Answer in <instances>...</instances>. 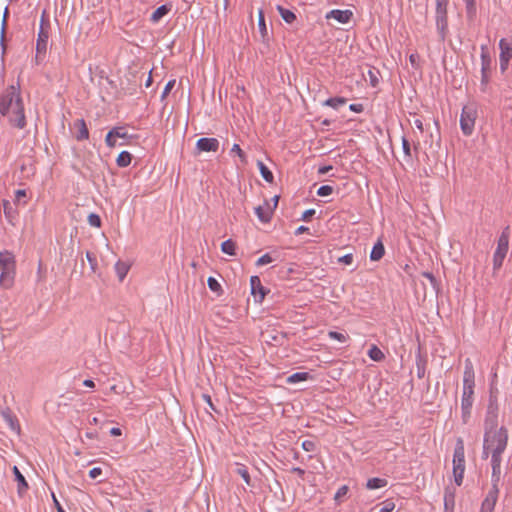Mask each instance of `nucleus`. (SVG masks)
<instances>
[{"mask_svg":"<svg viewBox=\"0 0 512 512\" xmlns=\"http://www.w3.org/2000/svg\"><path fill=\"white\" fill-rule=\"evenodd\" d=\"M509 238L508 234L504 231L498 239L497 249L493 256V268L498 270L506 257L508 252Z\"/></svg>","mask_w":512,"mask_h":512,"instance_id":"6e6552de","label":"nucleus"},{"mask_svg":"<svg viewBox=\"0 0 512 512\" xmlns=\"http://www.w3.org/2000/svg\"><path fill=\"white\" fill-rule=\"evenodd\" d=\"M131 160V154L127 151H122L118 155L116 162L119 167H127L131 163Z\"/></svg>","mask_w":512,"mask_h":512,"instance_id":"7c9ffc66","label":"nucleus"},{"mask_svg":"<svg viewBox=\"0 0 512 512\" xmlns=\"http://www.w3.org/2000/svg\"><path fill=\"white\" fill-rule=\"evenodd\" d=\"M368 355L374 361H381L384 358V353L376 345L371 346Z\"/></svg>","mask_w":512,"mask_h":512,"instance_id":"c9c22d12","label":"nucleus"},{"mask_svg":"<svg viewBox=\"0 0 512 512\" xmlns=\"http://www.w3.org/2000/svg\"><path fill=\"white\" fill-rule=\"evenodd\" d=\"M231 152L232 153H236L238 155V157L240 158V161L243 163V164H246L247 163V158H246V155L245 153L242 151V149L240 148V146L238 144H234L231 148Z\"/></svg>","mask_w":512,"mask_h":512,"instance_id":"a19ab883","label":"nucleus"},{"mask_svg":"<svg viewBox=\"0 0 512 512\" xmlns=\"http://www.w3.org/2000/svg\"><path fill=\"white\" fill-rule=\"evenodd\" d=\"M453 463H465L464 444L462 439H458L457 441L453 455Z\"/></svg>","mask_w":512,"mask_h":512,"instance_id":"5701e85b","label":"nucleus"},{"mask_svg":"<svg viewBox=\"0 0 512 512\" xmlns=\"http://www.w3.org/2000/svg\"><path fill=\"white\" fill-rule=\"evenodd\" d=\"M235 243L232 240H226L221 244L222 252L228 255H235Z\"/></svg>","mask_w":512,"mask_h":512,"instance_id":"4c0bfd02","label":"nucleus"},{"mask_svg":"<svg viewBox=\"0 0 512 512\" xmlns=\"http://www.w3.org/2000/svg\"><path fill=\"white\" fill-rule=\"evenodd\" d=\"M130 266L122 261H118L115 265V271L120 281H123L129 271Z\"/></svg>","mask_w":512,"mask_h":512,"instance_id":"cd10ccee","label":"nucleus"},{"mask_svg":"<svg viewBox=\"0 0 512 512\" xmlns=\"http://www.w3.org/2000/svg\"><path fill=\"white\" fill-rule=\"evenodd\" d=\"M48 32L43 28V25H41L40 31L38 33L37 43H36V59H38V56L40 54H45L47 50V43H48Z\"/></svg>","mask_w":512,"mask_h":512,"instance_id":"ddd939ff","label":"nucleus"},{"mask_svg":"<svg viewBox=\"0 0 512 512\" xmlns=\"http://www.w3.org/2000/svg\"><path fill=\"white\" fill-rule=\"evenodd\" d=\"M385 254V248L381 240H378L372 248L370 259L372 261H379Z\"/></svg>","mask_w":512,"mask_h":512,"instance_id":"4be33fe9","label":"nucleus"},{"mask_svg":"<svg viewBox=\"0 0 512 512\" xmlns=\"http://www.w3.org/2000/svg\"><path fill=\"white\" fill-rule=\"evenodd\" d=\"M508 433L501 427L498 431H489L484 434L483 458L486 459L490 452H504L507 446Z\"/></svg>","mask_w":512,"mask_h":512,"instance_id":"f03ea898","label":"nucleus"},{"mask_svg":"<svg viewBox=\"0 0 512 512\" xmlns=\"http://www.w3.org/2000/svg\"><path fill=\"white\" fill-rule=\"evenodd\" d=\"M277 10L282 19L287 23H292L296 19V15L292 11L285 9L280 5L277 6Z\"/></svg>","mask_w":512,"mask_h":512,"instance_id":"c756f323","label":"nucleus"},{"mask_svg":"<svg viewBox=\"0 0 512 512\" xmlns=\"http://www.w3.org/2000/svg\"><path fill=\"white\" fill-rule=\"evenodd\" d=\"M436 25L437 29L440 33L441 40L445 39V34L447 30V12L436 13Z\"/></svg>","mask_w":512,"mask_h":512,"instance_id":"dca6fc26","label":"nucleus"},{"mask_svg":"<svg viewBox=\"0 0 512 512\" xmlns=\"http://www.w3.org/2000/svg\"><path fill=\"white\" fill-rule=\"evenodd\" d=\"M235 472L242 477L247 485H251V479L247 468L244 465L237 464Z\"/></svg>","mask_w":512,"mask_h":512,"instance_id":"f704fd0d","label":"nucleus"},{"mask_svg":"<svg viewBox=\"0 0 512 512\" xmlns=\"http://www.w3.org/2000/svg\"><path fill=\"white\" fill-rule=\"evenodd\" d=\"M52 497H53V501H54L55 507L57 509V512H65V510L63 509V507L61 506V504L57 500V498H56L54 493H52Z\"/></svg>","mask_w":512,"mask_h":512,"instance_id":"0e129e2a","label":"nucleus"},{"mask_svg":"<svg viewBox=\"0 0 512 512\" xmlns=\"http://www.w3.org/2000/svg\"><path fill=\"white\" fill-rule=\"evenodd\" d=\"M20 97L19 87L14 85L9 86L0 97V114L2 116L8 115L14 101Z\"/></svg>","mask_w":512,"mask_h":512,"instance_id":"423d86ee","label":"nucleus"},{"mask_svg":"<svg viewBox=\"0 0 512 512\" xmlns=\"http://www.w3.org/2000/svg\"><path fill=\"white\" fill-rule=\"evenodd\" d=\"M2 207H3V213L6 217V219L10 223H13V220L16 218V216L18 214L17 210L13 207L12 203L8 200L2 201Z\"/></svg>","mask_w":512,"mask_h":512,"instance_id":"6ab92c4d","label":"nucleus"},{"mask_svg":"<svg viewBox=\"0 0 512 512\" xmlns=\"http://www.w3.org/2000/svg\"><path fill=\"white\" fill-rule=\"evenodd\" d=\"M346 103V99L343 97H335L327 99L324 104L330 106L334 109H338L340 106H343Z\"/></svg>","mask_w":512,"mask_h":512,"instance_id":"e433bc0d","label":"nucleus"},{"mask_svg":"<svg viewBox=\"0 0 512 512\" xmlns=\"http://www.w3.org/2000/svg\"><path fill=\"white\" fill-rule=\"evenodd\" d=\"M500 48V56L499 59H508L512 58V42H508L505 38H502L499 42Z\"/></svg>","mask_w":512,"mask_h":512,"instance_id":"a211bd4d","label":"nucleus"},{"mask_svg":"<svg viewBox=\"0 0 512 512\" xmlns=\"http://www.w3.org/2000/svg\"><path fill=\"white\" fill-rule=\"evenodd\" d=\"M310 377L307 372H296L289 377H287L286 382L288 384H294L301 381H306Z\"/></svg>","mask_w":512,"mask_h":512,"instance_id":"c85d7f7f","label":"nucleus"},{"mask_svg":"<svg viewBox=\"0 0 512 512\" xmlns=\"http://www.w3.org/2000/svg\"><path fill=\"white\" fill-rule=\"evenodd\" d=\"M339 263H343L345 265H351L353 263V254H346L338 259Z\"/></svg>","mask_w":512,"mask_h":512,"instance_id":"864d4df0","label":"nucleus"},{"mask_svg":"<svg viewBox=\"0 0 512 512\" xmlns=\"http://www.w3.org/2000/svg\"><path fill=\"white\" fill-rule=\"evenodd\" d=\"M271 262H273V258L269 254H264L257 260L256 265L263 266Z\"/></svg>","mask_w":512,"mask_h":512,"instance_id":"09e8293b","label":"nucleus"},{"mask_svg":"<svg viewBox=\"0 0 512 512\" xmlns=\"http://www.w3.org/2000/svg\"><path fill=\"white\" fill-rule=\"evenodd\" d=\"M509 61L508 59H500V70L502 73L507 70Z\"/></svg>","mask_w":512,"mask_h":512,"instance_id":"e2e57ef3","label":"nucleus"},{"mask_svg":"<svg viewBox=\"0 0 512 512\" xmlns=\"http://www.w3.org/2000/svg\"><path fill=\"white\" fill-rule=\"evenodd\" d=\"M8 13V10H5L3 21H2V29H1V41L3 42L5 37V27H6V15Z\"/></svg>","mask_w":512,"mask_h":512,"instance_id":"680f3d73","label":"nucleus"},{"mask_svg":"<svg viewBox=\"0 0 512 512\" xmlns=\"http://www.w3.org/2000/svg\"><path fill=\"white\" fill-rule=\"evenodd\" d=\"M86 258H87L88 262L90 263L92 269L94 270L95 265H96L95 257L90 252H86Z\"/></svg>","mask_w":512,"mask_h":512,"instance_id":"052dcab7","label":"nucleus"},{"mask_svg":"<svg viewBox=\"0 0 512 512\" xmlns=\"http://www.w3.org/2000/svg\"><path fill=\"white\" fill-rule=\"evenodd\" d=\"M251 293L256 297L259 295L260 301L264 298L265 292L258 276H252L250 279Z\"/></svg>","mask_w":512,"mask_h":512,"instance_id":"f3484780","label":"nucleus"},{"mask_svg":"<svg viewBox=\"0 0 512 512\" xmlns=\"http://www.w3.org/2000/svg\"><path fill=\"white\" fill-rule=\"evenodd\" d=\"M331 169H332V166H323V167L319 168L318 173L323 175V174L328 173Z\"/></svg>","mask_w":512,"mask_h":512,"instance_id":"774afa93","label":"nucleus"},{"mask_svg":"<svg viewBox=\"0 0 512 512\" xmlns=\"http://www.w3.org/2000/svg\"><path fill=\"white\" fill-rule=\"evenodd\" d=\"M448 0H436V13L447 12Z\"/></svg>","mask_w":512,"mask_h":512,"instance_id":"49530a36","label":"nucleus"},{"mask_svg":"<svg viewBox=\"0 0 512 512\" xmlns=\"http://www.w3.org/2000/svg\"><path fill=\"white\" fill-rule=\"evenodd\" d=\"M503 452H490L491 465H492V476L491 482H500L501 477V454Z\"/></svg>","mask_w":512,"mask_h":512,"instance_id":"9b49d317","label":"nucleus"},{"mask_svg":"<svg viewBox=\"0 0 512 512\" xmlns=\"http://www.w3.org/2000/svg\"><path fill=\"white\" fill-rule=\"evenodd\" d=\"M387 484V481L385 479H381V478H371L367 481V484H366V487L368 489H378V488H381V487H384L386 486Z\"/></svg>","mask_w":512,"mask_h":512,"instance_id":"72a5a7b5","label":"nucleus"},{"mask_svg":"<svg viewBox=\"0 0 512 512\" xmlns=\"http://www.w3.org/2000/svg\"><path fill=\"white\" fill-rule=\"evenodd\" d=\"M485 426V432L489 431H498V404H497V397L493 394V392L490 393L489 396V403L487 407V413L484 421Z\"/></svg>","mask_w":512,"mask_h":512,"instance_id":"20e7f679","label":"nucleus"},{"mask_svg":"<svg viewBox=\"0 0 512 512\" xmlns=\"http://www.w3.org/2000/svg\"><path fill=\"white\" fill-rule=\"evenodd\" d=\"M349 108L350 110L357 113L362 112L363 110V106L361 104H351Z\"/></svg>","mask_w":512,"mask_h":512,"instance_id":"69168bd1","label":"nucleus"},{"mask_svg":"<svg viewBox=\"0 0 512 512\" xmlns=\"http://www.w3.org/2000/svg\"><path fill=\"white\" fill-rule=\"evenodd\" d=\"M111 131L115 138L127 139L129 137L128 133L122 127H115Z\"/></svg>","mask_w":512,"mask_h":512,"instance_id":"79ce46f5","label":"nucleus"},{"mask_svg":"<svg viewBox=\"0 0 512 512\" xmlns=\"http://www.w3.org/2000/svg\"><path fill=\"white\" fill-rule=\"evenodd\" d=\"M369 76H370V81H371L372 86H376L378 83V79H377L376 75L372 71H369Z\"/></svg>","mask_w":512,"mask_h":512,"instance_id":"338daca9","label":"nucleus"},{"mask_svg":"<svg viewBox=\"0 0 512 512\" xmlns=\"http://www.w3.org/2000/svg\"><path fill=\"white\" fill-rule=\"evenodd\" d=\"M105 142L108 147H115L116 146V138L114 137L112 131L110 130L108 134L106 135Z\"/></svg>","mask_w":512,"mask_h":512,"instance_id":"603ef678","label":"nucleus"},{"mask_svg":"<svg viewBox=\"0 0 512 512\" xmlns=\"http://www.w3.org/2000/svg\"><path fill=\"white\" fill-rule=\"evenodd\" d=\"M402 148H403V152H404V157L407 158V159H410L411 158L410 143L404 137L402 138Z\"/></svg>","mask_w":512,"mask_h":512,"instance_id":"a18cd8bd","label":"nucleus"},{"mask_svg":"<svg viewBox=\"0 0 512 512\" xmlns=\"http://www.w3.org/2000/svg\"><path fill=\"white\" fill-rule=\"evenodd\" d=\"M476 108L473 104L465 105L460 117L461 130L465 135H471L476 119Z\"/></svg>","mask_w":512,"mask_h":512,"instance_id":"39448f33","label":"nucleus"},{"mask_svg":"<svg viewBox=\"0 0 512 512\" xmlns=\"http://www.w3.org/2000/svg\"><path fill=\"white\" fill-rule=\"evenodd\" d=\"M314 214H315L314 209H308V210L304 211V213L302 215V220L308 221L312 216H314Z\"/></svg>","mask_w":512,"mask_h":512,"instance_id":"bf43d9fd","label":"nucleus"},{"mask_svg":"<svg viewBox=\"0 0 512 512\" xmlns=\"http://www.w3.org/2000/svg\"><path fill=\"white\" fill-rule=\"evenodd\" d=\"M170 11V8L167 5H162L158 7L151 15V21L158 22L163 16H165Z\"/></svg>","mask_w":512,"mask_h":512,"instance_id":"2f4dec72","label":"nucleus"},{"mask_svg":"<svg viewBox=\"0 0 512 512\" xmlns=\"http://www.w3.org/2000/svg\"><path fill=\"white\" fill-rule=\"evenodd\" d=\"M175 82H176L175 80H170L166 84V86H165V88H164V90L162 92V95H161V99L162 100L165 99L167 97V95L170 93V91L173 89V87L175 85Z\"/></svg>","mask_w":512,"mask_h":512,"instance_id":"3c124183","label":"nucleus"},{"mask_svg":"<svg viewBox=\"0 0 512 512\" xmlns=\"http://www.w3.org/2000/svg\"><path fill=\"white\" fill-rule=\"evenodd\" d=\"M395 508L394 503L385 502L384 506L379 510V512H392Z\"/></svg>","mask_w":512,"mask_h":512,"instance_id":"6e6d98bb","label":"nucleus"},{"mask_svg":"<svg viewBox=\"0 0 512 512\" xmlns=\"http://www.w3.org/2000/svg\"><path fill=\"white\" fill-rule=\"evenodd\" d=\"M3 418L7 425L9 426V428L18 434L20 431V426L18 424L17 419L13 417L10 413L6 412L3 413Z\"/></svg>","mask_w":512,"mask_h":512,"instance_id":"bb28decb","label":"nucleus"},{"mask_svg":"<svg viewBox=\"0 0 512 512\" xmlns=\"http://www.w3.org/2000/svg\"><path fill=\"white\" fill-rule=\"evenodd\" d=\"M455 505V490L447 487L444 492V506L445 509H453Z\"/></svg>","mask_w":512,"mask_h":512,"instance_id":"393cba45","label":"nucleus"},{"mask_svg":"<svg viewBox=\"0 0 512 512\" xmlns=\"http://www.w3.org/2000/svg\"><path fill=\"white\" fill-rule=\"evenodd\" d=\"M328 336L331 339L338 340L340 342H345L347 340V336L346 335H344L342 333H339V332H336V331H330L328 333Z\"/></svg>","mask_w":512,"mask_h":512,"instance_id":"de8ad7c7","label":"nucleus"},{"mask_svg":"<svg viewBox=\"0 0 512 512\" xmlns=\"http://www.w3.org/2000/svg\"><path fill=\"white\" fill-rule=\"evenodd\" d=\"M74 128H76L78 130L75 135V138L78 141L88 139L89 131H88V128H87V125H86L84 119H77L74 122Z\"/></svg>","mask_w":512,"mask_h":512,"instance_id":"2eb2a0df","label":"nucleus"},{"mask_svg":"<svg viewBox=\"0 0 512 512\" xmlns=\"http://www.w3.org/2000/svg\"><path fill=\"white\" fill-rule=\"evenodd\" d=\"M257 166H258L260 174L264 178V180L269 183H272L274 176H273L272 172L268 169V167L260 160L257 161Z\"/></svg>","mask_w":512,"mask_h":512,"instance_id":"a878e982","label":"nucleus"},{"mask_svg":"<svg viewBox=\"0 0 512 512\" xmlns=\"http://www.w3.org/2000/svg\"><path fill=\"white\" fill-rule=\"evenodd\" d=\"M207 284H208V287L210 288V290H212L213 292H216V293L221 292V285L215 278L209 277L207 280Z\"/></svg>","mask_w":512,"mask_h":512,"instance_id":"58836bf2","label":"nucleus"},{"mask_svg":"<svg viewBox=\"0 0 512 512\" xmlns=\"http://www.w3.org/2000/svg\"><path fill=\"white\" fill-rule=\"evenodd\" d=\"M492 59L489 53L487 45L481 46V72H482V83H487L489 80V71L491 67Z\"/></svg>","mask_w":512,"mask_h":512,"instance_id":"9d476101","label":"nucleus"},{"mask_svg":"<svg viewBox=\"0 0 512 512\" xmlns=\"http://www.w3.org/2000/svg\"><path fill=\"white\" fill-rule=\"evenodd\" d=\"M9 122L19 128L23 129L26 126V119L24 114V106L22 102V98H18L14 101L13 106L10 108L9 112Z\"/></svg>","mask_w":512,"mask_h":512,"instance_id":"0eeeda50","label":"nucleus"},{"mask_svg":"<svg viewBox=\"0 0 512 512\" xmlns=\"http://www.w3.org/2000/svg\"><path fill=\"white\" fill-rule=\"evenodd\" d=\"M102 474V470L101 468H98V467H95V468H92L90 471H89V476L92 478V479H96L98 476H100Z\"/></svg>","mask_w":512,"mask_h":512,"instance_id":"4d7b16f0","label":"nucleus"},{"mask_svg":"<svg viewBox=\"0 0 512 512\" xmlns=\"http://www.w3.org/2000/svg\"><path fill=\"white\" fill-rule=\"evenodd\" d=\"M27 194L25 190L19 189L15 192V203L20 204L23 198H26Z\"/></svg>","mask_w":512,"mask_h":512,"instance_id":"5fc2aeb1","label":"nucleus"},{"mask_svg":"<svg viewBox=\"0 0 512 512\" xmlns=\"http://www.w3.org/2000/svg\"><path fill=\"white\" fill-rule=\"evenodd\" d=\"M474 378L473 365L471 361L467 359L463 375V394L461 400L462 420L464 423H467L471 416L475 386Z\"/></svg>","mask_w":512,"mask_h":512,"instance_id":"f257e3e1","label":"nucleus"},{"mask_svg":"<svg viewBox=\"0 0 512 512\" xmlns=\"http://www.w3.org/2000/svg\"><path fill=\"white\" fill-rule=\"evenodd\" d=\"M353 16L352 11L350 10H332L330 11L326 18L327 19H335L339 23L345 24L350 21L351 17Z\"/></svg>","mask_w":512,"mask_h":512,"instance_id":"4468645a","label":"nucleus"},{"mask_svg":"<svg viewBox=\"0 0 512 512\" xmlns=\"http://www.w3.org/2000/svg\"><path fill=\"white\" fill-rule=\"evenodd\" d=\"M304 450L311 452L315 449V444L312 441H304L302 444Z\"/></svg>","mask_w":512,"mask_h":512,"instance_id":"13d9d810","label":"nucleus"},{"mask_svg":"<svg viewBox=\"0 0 512 512\" xmlns=\"http://www.w3.org/2000/svg\"><path fill=\"white\" fill-rule=\"evenodd\" d=\"M13 474L15 476L16 481L18 482V493L22 495L24 491L28 488V484L26 482L25 477L22 475L17 466L13 467Z\"/></svg>","mask_w":512,"mask_h":512,"instance_id":"412c9836","label":"nucleus"},{"mask_svg":"<svg viewBox=\"0 0 512 512\" xmlns=\"http://www.w3.org/2000/svg\"><path fill=\"white\" fill-rule=\"evenodd\" d=\"M332 193H333V187L330 185H323L317 191L318 196H321V197L329 196Z\"/></svg>","mask_w":512,"mask_h":512,"instance_id":"c03bdc74","label":"nucleus"},{"mask_svg":"<svg viewBox=\"0 0 512 512\" xmlns=\"http://www.w3.org/2000/svg\"><path fill=\"white\" fill-rule=\"evenodd\" d=\"M465 463H453V474L455 483L460 486L463 481Z\"/></svg>","mask_w":512,"mask_h":512,"instance_id":"b1692460","label":"nucleus"},{"mask_svg":"<svg viewBox=\"0 0 512 512\" xmlns=\"http://www.w3.org/2000/svg\"><path fill=\"white\" fill-rule=\"evenodd\" d=\"M258 28H259L262 38L265 39L267 37L268 32H267L264 13H263L262 9H260L258 11Z\"/></svg>","mask_w":512,"mask_h":512,"instance_id":"473e14b6","label":"nucleus"},{"mask_svg":"<svg viewBox=\"0 0 512 512\" xmlns=\"http://www.w3.org/2000/svg\"><path fill=\"white\" fill-rule=\"evenodd\" d=\"M348 486L346 485H343L341 486L338 491L336 492L335 496H334V499L336 501H339L342 497L346 496V494L348 493Z\"/></svg>","mask_w":512,"mask_h":512,"instance_id":"8fccbe9b","label":"nucleus"},{"mask_svg":"<svg viewBox=\"0 0 512 512\" xmlns=\"http://www.w3.org/2000/svg\"><path fill=\"white\" fill-rule=\"evenodd\" d=\"M0 286L9 289L13 286L15 276L14 255L8 251L0 252Z\"/></svg>","mask_w":512,"mask_h":512,"instance_id":"7ed1b4c3","label":"nucleus"},{"mask_svg":"<svg viewBox=\"0 0 512 512\" xmlns=\"http://www.w3.org/2000/svg\"><path fill=\"white\" fill-rule=\"evenodd\" d=\"M255 213L258 216L259 220L264 223L269 222L272 215V211L267 204L256 207Z\"/></svg>","mask_w":512,"mask_h":512,"instance_id":"aec40b11","label":"nucleus"},{"mask_svg":"<svg viewBox=\"0 0 512 512\" xmlns=\"http://www.w3.org/2000/svg\"><path fill=\"white\" fill-rule=\"evenodd\" d=\"M467 15L469 18H473L476 13L475 0H465Z\"/></svg>","mask_w":512,"mask_h":512,"instance_id":"ea45409f","label":"nucleus"},{"mask_svg":"<svg viewBox=\"0 0 512 512\" xmlns=\"http://www.w3.org/2000/svg\"><path fill=\"white\" fill-rule=\"evenodd\" d=\"M88 223L93 227L99 228L101 226V219L97 214L90 213L88 216Z\"/></svg>","mask_w":512,"mask_h":512,"instance_id":"37998d69","label":"nucleus"},{"mask_svg":"<svg viewBox=\"0 0 512 512\" xmlns=\"http://www.w3.org/2000/svg\"><path fill=\"white\" fill-rule=\"evenodd\" d=\"M196 147L199 152H216L219 148V141L216 138H200Z\"/></svg>","mask_w":512,"mask_h":512,"instance_id":"f8f14e48","label":"nucleus"},{"mask_svg":"<svg viewBox=\"0 0 512 512\" xmlns=\"http://www.w3.org/2000/svg\"><path fill=\"white\" fill-rule=\"evenodd\" d=\"M498 484L499 482H492V487L482 502L480 512H493L499 493Z\"/></svg>","mask_w":512,"mask_h":512,"instance_id":"1a4fd4ad","label":"nucleus"}]
</instances>
